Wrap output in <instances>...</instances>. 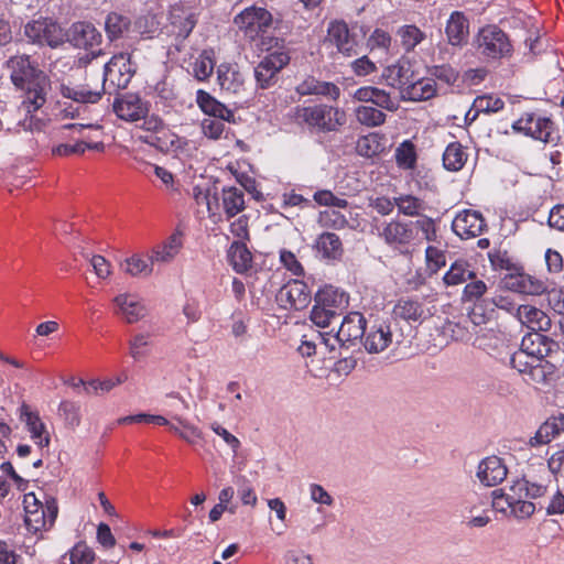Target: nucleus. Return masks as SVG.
I'll use <instances>...</instances> for the list:
<instances>
[{
    "label": "nucleus",
    "instance_id": "dca6fc26",
    "mask_svg": "<svg viewBox=\"0 0 564 564\" xmlns=\"http://www.w3.org/2000/svg\"><path fill=\"white\" fill-rule=\"evenodd\" d=\"M415 72L410 61L405 58L398 59L394 64L383 68L381 79L392 88L399 90L400 95L404 91L411 80L414 79Z\"/></svg>",
    "mask_w": 564,
    "mask_h": 564
},
{
    "label": "nucleus",
    "instance_id": "f257e3e1",
    "mask_svg": "<svg viewBox=\"0 0 564 564\" xmlns=\"http://www.w3.org/2000/svg\"><path fill=\"white\" fill-rule=\"evenodd\" d=\"M13 85L26 91L20 111L24 113V119L19 121V126L24 131H40L44 123L32 115L45 102L46 90L48 87L47 76L43 70L33 65L28 55L12 56L6 64Z\"/></svg>",
    "mask_w": 564,
    "mask_h": 564
},
{
    "label": "nucleus",
    "instance_id": "20e7f679",
    "mask_svg": "<svg viewBox=\"0 0 564 564\" xmlns=\"http://www.w3.org/2000/svg\"><path fill=\"white\" fill-rule=\"evenodd\" d=\"M262 46L270 51L278 47L276 51L265 55L254 67V78L261 89H267L275 84L276 75L290 62V55L284 47L279 46V39L268 37L262 40Z\"/></svg>",
    "mask_w": 564,
    "mask_h": 564
},
{
    "label": "nucleus",
    "instance_id": "7ed1b4c3",
    "mask_svg": "<svg viewBox=\"0 0 564 564\" xmlns=\"http://www.w3.org/2000/svg\"><path fill=\"white\" fill-rule=\"evenodd\" d=\"M293 120L315 132H337L347 121L344 109L327 104L296 106L292 110Z\"/></svg>",
    "mask_w": 564,
    "mask_h": 564
},
{
    "label": "nucleus",
    "instance_id": "6e6552de",
    "mask_svg": "<svg viewBox=\"0 0 564 564\" xmlns=\"http://www.w3.org/2000/svg\"><path fill=\"white\" fill-rule=\"evenodd\" d=\"M487 291V283L479 279L477 272H475V278L469 279L462 292V302L474 304L468 313V318L476 326L485 324L494 312L492 307L486 311L488 307V301L485 300Z\"/></svg>",
    "mask_w": 564,
    "mask_h": 564
},
{
    "label": "nucleus",
    "instance_id": "0e129e2a",
    "mask_svg": "<svg viewBox=\"0 0 564 564\" xmlns=\"http://www.w3.org/2000/svg\"><path fill=\"white\" fill-rule=\"evenodd\" d=\"M174 420H176L183 427V432L180 433V437L182 440L189 444H194L196 443L197 440L202 438V432L198 427L194 426L193 424L188 423L186 420H183L180 416H174Z\"/></svg>",
    "mask_w": 564,
    "mask_h": 564
},
{
    "label": "nucleus",
    "instance_id": "9b49d317",
    "mask_svg": "<svg viewBox=\"0 0 564 564\" xmlns=\"http://www.w3.org/2000/svg\"><path fill=\"white\" fill-rule=\"evenodd\" d=\"M217 83L228 96L243 97L248 91L245 74L236 63H221L217 67Z\"/></svg>",
    "mask_w": 564,
    "mask_h": 564
},
{
    "label": "nucleus",
    "instance_id": "4d7b16f0",
    "mask_svg": "<svg viewBox=\"0 0 564 564\" xmlns=\"http://www.w3.org/2000/svg\"><path fill=\"white\" fill-rule=\"evenodd\" d=\"M59 415L64 417L66 424L74 429L80 423L79 406L70 401H63L58 408Z\"/></svg>",
    "mask_w": 564,
    "mask_h": 564
},
{
    "label": "nucleus",
    "instance_id": "bb28decb",
    "mask_svg": "<svg viewBox=\"0 0 564 564\" xmlns=\"http://www.w3.org/2000/svg\"><path fill=\"white\" fill-rule=\"evenodd\" d=\"M182 246L181 232H173L166 240L151 249L150 260L153 265L170 263L178 254Z\"/></svg>",
    "mask_w": 564,
    "mask_h": 564
},
{
    "label": "nucleus",
    "instance_id": "a878e982",
    "mask_svg": "<svg viewBox=\"0 0 564 564\" xmlns=\"http://www.w3.org/2000/svg\"><path fill=\"white\" fill-rule=\"evenodd\" d=\"M300 96H323L332 100H337L340 97V89L337 85L330 82H323L314 76H307L295 88Z\"/></svg>",
    "mask_w": 564,
    "mask_h": 564
},
{
    "label": "nucleus",
    "instance_id": "c756f323",
    "mask_svg": "<svg viewBox=\"0 0 564 564\" xmlns=\"http://www.w3.org/2000/svg\"><path fill=\"white\" fill-rule=\"evenodd\" d=\"M436 95V85L432 78H420L415 74L414 79L411 80L401 97L410 101H423L433 98Z\"/></svg>",
    "mask_w": 564,
    "mask_h": 564
},
{
    "label": "nucleus",
    "instance_id": "052dcab7",
    "mask_svg": "<svg viewBox=\"0 0 564 564\" xmlns=\"http://www.w3.org/2000/svg\"><path fill=\"white\" fill-rule=\"evenodd\" d=\"M381 145L376 134H369L359 139L357 150L362 156L371 158L381 151Z\"/></svg>",
    "mask_w": 564,
    "mask_h": 564
},
{
    "label": "nucleus",
    "instance_id": "5701e85b",
    "mask_svg": "<svg viewBox=\"0 0 564 564\" xmlns=\"http://www.w3.org/2000/svg\"><path fill=\"white\" fill-rule=\"evenodd\" d=\"M516 317L534 333L547 332L551 328V318L542 310L530 304L518 305Z\"/></svg>",
    "mask_w": 564,
    "mask_h": 564
},
{
    "label": "nucleus",
    "instance_id": "cd10ccee",
    "mask_svg": "<svg viewBox=\"0 0 564 564\" xmlns=\"http://www.w3.org/2000/svg\"><path fill=\"white\" fill-rule=\"evenodd\" d=\"M447 41L453 46H462L467 42L469 34V21L460 11H454L445 25Z\"/></svg>",
    "mask_w": 564,
    "mask_h": 564
},
{
    "label": "nucleus",
    "instance_id": "0eeeda50",
    "mask_svg": "<svg viewBox=\"0 0 564 564\" xmlns=\"http://www.w3.org/2000/svg\"><path fill=\"white\" fill-rule=\"evenodd\" d=\"M512 129L544 143H553L558 139L553 120L539 112H524L513 122Z\"/></svg>",
    "mask_w": 564,
    "mask_h": 564
},
{
    "label": "nucleus",
    "instance_id": "5fc2aeb1",
    "mask_svg": "<svg viewBox=\"0 0 564 564\" xmlns=\"http://www.w3.org/2000/svg\"><path fill=\"white\" fill-rule=\"evenodd\" d=\"M150 345V336L145 334H137L129 341V352L134 360H141L148 355Z\"/></svg>",
    "mask_w": 564,
    "mask_h": 564
},
{
    "label": "nucleus",
    "instance_id": "3c124183",
    "mask_svg": "<svg viewBox=\"0 0 564 564\" xmlns=\"http://www.w3.org/2000/svg\"><path fill=\"white\" fill-rule=\"evenodd\" d=\"M505 107V101L497 96L494 95H482L478 96L474 100V110L471 120H476L480 112L485 113H495L502 110Z\"/></svg>",
    "mask_w": 564,
    "mask_h": 564
},
{
    "label": "nucleus",
    "instance_id": "de8ad7c7",
    "mask_svg": "<svg viewBox=\"0 0 564 564\" xmlns=\"http://www.w3.org/2000/svg\"><path fill=\"white\" fill-rule=\"evenodd\" d=\"M357 121L368 128L380 127L386 122V113L373 106L361 105L355 109Z\"/></svg>",
    "mask_w": 564,
    "mask_h": 564
},
{
    "label": "nucleus",
    "instance_id": "a211bd4d",
    "mask_svg": "<svg viewBox=\"0 0 564 564\" xmlns=\"http://www.w3.org/2000/svg\"><path fill=\"white\" fill-rule=\"evenodd\" d=\"M112 107L118 118L130 122L141 120L149 111L147 104L134 94L118 97Z\"/></svg>",
    "mask_w": 564,
    "mask_h": 564
},
{
    "label": "nucleus",
    "instance_id": "864d4df0",
    "mask_svg": "<svg viewBox=\"0 0 564 564\" xmlns=\"http://www.w3.org/2000/svg\"><path fill=\"white\" fill-rule=\"evenodd\" d=\"M395 161L399 167L413 169L416 162L415 147L411 141L402 142L395 150Z\"/></svg>",
    "mask_w": 564,
    "mask_h": 564
},
{
    "label": "nucleus",
    "instance_id": "b1692460",
    "mask_svg": "<svg viewBox=\"0 0 564 564\" xmlns=\"http://www.w3.org/2000/svg\"><path fill=\"white\" fill-rule=\"evenodd\" d=\"M328 40L336 45L338 52L346 56L357 54V42L345 22L334 21L328 26Z\"/></svg>",
    "mask_w": 564,
    "mask_h": 564
},
{
    "label": "nucleus",
    "instance_id": "2f4dec72",
    "mask_svg": "<svg viewBox=\"0 0 564 564\" xmlns=\"http://www.w3.org/2000/svg\"><path fill=\"white\" fill-rule=\"evenodd\" d=\"M25 519L24 522L28 529L32 532L50 529L45 518L43 506H37V500L34 495L25 496Z\"/></svg>",
    "mask_w": 564,
    "mask_h": 564
},
{
    "label": "nucleus",
    "instance_id": "4be33fe9",
    "mask_svg": "<svg viewBox=\"0 0 564 564\" xmlns=\"http://www.w3.org/2000/svg\"><path fill=\"white\" fill-rule=\"evenodd\" d=\"M508 474V469L498 456H488L484 458L477 468V478L487 487H494L502 482Z\"/></svg>",
    "mask_w": 564,
    "mask_h": 564
},
{
    "label": "nucleus",
    "instance_id": "c9c22d12",
    "mask_svg": "<svg viewBox=\"0 0 564 564\" xmlns=\"http://www.w3.org/2000/svg\"><path fill=\"white\" fill-rule=\"evenodd\" d=\"M93 137L83 135V139L74 144H58L52 149V153L58 156L82 155L87 149L95 151H104L105 144L102 141H93Z\"/></svg>",
    "mask_w": 564,
    "mask_h": 564
},
{
    "label": "nucleus",
    "instance_id": "6e6d98bb",
    "mask_svg": "<svg viewBox=\"0 0 564 564\" xmlns=\"http://www.w3.org/2000/svg\"><path fill=\"white\" fill-rule=\"evenodd\" d=\"M225 119L206 117L200 122V129L205 137L217 140L221 137L225 130Z\"/></svg>",
    "mask_w": 564,
    "mask_h": 564
},
{
    "label": "nucleus",
    "instance_id": "1a4fd4ad",
    "mask_svg": "<svg viewBox=\"0 0 564 564\" xmlns=\"http://www.w3.org/2000/svg\"><path fill=\"white\" fill-rule=\"evenodd\" d=\"M24 36L32 44L56 48L66 41L63 28L51 19H39L24 25Z\"/></svg>",
    "mask_w": 564,
    "mask_h": 564
},
{
    "label": "nucleus",
    "instance_id": "473e14b6",
    "mask_svg": "<svg viewBox=\"0 0 564 564\" xmlns=\"http://www.w3.org/2000/svg\"><path fill=\"white\" fill-rule=\"evenodd\" d=\"M475 268L468 261L459 259L453 262L443 276V283L449 286L466 284L469 279L475 278Z\"/></svg>",
    "mask_w": 564,
    "mask_h": 564
},
{
    "label": "nucleus",
    "instance_id": "a19ab883",
    "mask_svg": "<svg viewBox=\"0 0 564 564\" xmlns=\"http://www.w3.org/2000/svg\"><path fill=\"white\" fill-rule=\"evenodd\" d=\"M380 236L389 245H405L413 239V231L405 224L390 221L383 227Z\"/></svg>",
    "mask_w": 564,
    "mask_h": 564
},
{
    "label": "nucleus",
    "instance_id": "f3484780",
    "mask_svg": "<svg viewBox=\"0 0 564 564\" xmlns=\"http://www.w3.org/2000/svg\"><path fill=\"white\" fill-rule=\"evenodd\" d=\"M66 40L75 47L88 50L100 45L102 35L94 24L79 21L70 25Z\"/></svg>",
    "mask_w": 564,
    "mask_h": 564
},
{
    "label": "nucleus",
    "instance_id": "09e8293b",
    "mask_svg": "<svg viewBox=\"0 0 564 564\" xmlns=\"http://www.w3.org/2000/svg\"><path fill=\"white\" fill-rule=\"evenodd\" d=\"M215 67L213 50H204L193 63V75L197 80H206L210 77Z\"/></svg>",
    "mask_w": 564,
    "mask_h": 564
},
{
    "label": "nucleus",
    "instance_id": "338daca9",
    "mask_svg": "<svg viewBox=\"0 0 564 564\" xmlns=\"http://www.w3.org/2000/svg\"><path fill=\"white\" fill-rule=\"evenodd\" d=\"M489 260L495 270H507L510 271L514 268V264L507 251H494L489 253Z\"/></svg>",
    "mask_w": 564,
    "mask_h": 564
},
{
    "label": "nucleus",
    "instance_id": "6ab92c4d",
    "mask_svg": "<svg viewBox=\"0 0 564 564\" xmlns=\"http://www.w3.org/2000/svg\"><path fill=\"white\" fill-rule=\"evenodd\" d=\"M113 303L117 306L116 314L129 324L139 322L148 314L144 302L133 294H119L113 299Z\"/></svg>",
    "mask_w": 564,
    "mask_h": 564
},
{
    "label": "nucleus",
    "instance_id": "39448f33",
    "mask_svg": "<svg viewBox=\"0 0 564 564\" xmlns=\"http://www.w3.org/2000/svg\"><path fill=\"white\" fill-rule=\"evenodd\" d=\"M510 365L533 387H546L555 378L556 367L546 359L529 357L523 352H514Z\"/></svg>",
    "mask_w": 564,
    "mask_h": 564
},
{
    "label": "nucleus",
    "instance_id": "423d86ee",
    "mask_svg": "<svg viewBox=\"0 0 564 564\" xmlns=\"http://www.w3.org/2000/svg\"><path fill=\"white\" fill-rule=\"evenodd\" d=\"M474 44L477 54L486 59L509 58L513 53V45L508 34L496 25L480 29Z\"/></svg>",
    "mask_w": 564,
    "mask_h": 564
},
{
    "label": "nucleus",
    "instance_id": "774afa93",
    "mask_svg": "<svg viewBox=\"0 0 564 564\" xmlns=\"http://www.w3.org/2000/svg\"><path fill=\"white\" fill-rule=\"evenodd\" d=\"M510 514L518 519L530 518L535 511V505L524 499L510 503Z\"/></svg>",
    "mask_w": 564,
    "mask_h": 564
},
{
    "label": "nucleus",
    "instance_id": "58836bf2",
    "mask_svg": "<svg viewBox=\"0 0 564 564\" xmlns=\"http://www.w3.org/2000/svg\"><path fill=\"white\" fill-rule=\"evenodd\" d=\"M393 315L406 322H421L425 318V310L417 300L400 299L393 307Z\"/></svg>",
    "mask_w": 564,
    "mask_h": 564
},
{
    "label": "nucleus",
    "instance_id": "37998d69",
    "mask_svg": "<svg viewBox=\"0 0 564 564\" xmlns=\"http://www.w3.org/2000/svg\"><path fill=\"white\" fill-rule=\"evenodd\" d=\"M229 261L237 273L247 272L252 264V254L242 242H234L228 251Z\"/></svg>",
    "mask_w": 564,
    "mask_h": 564
},
{
    "label": "nucleus",
    "instance_id": "ddd939ff",
    "mask_svg": "<svg viewBox=\"0 0 564 564\" xmlns=\"http://www.w3.org/2000/svg\"><path fill=\"white\" fill-rule=\"evenodd\" d=\"M452 229L462 239H471L479 237L487 229V224L479 212L465 209L455 216Z\"/></svg>",
    "mask_w": 564,
    "mask_h": 564
},
{
    "label": "nucleus",
    "instance_id": "a18cd8bd",
    "mask_svg": "<svg viewBox=\"0 0 564 564\" xmlns=\"http://www.w3.org/2000/svg\"><path fill=\"white\" fill-rule=\"evenodd\" d=\"M397 35L400 39L402 48L406 53L413 52L426 37V34L414 24L400 26L397 31Z\"/></svg>",
    "mask_w": 564,
    "mask_h": 564
},
{
    "label": "nucleus",
    "instance_id": "e433bc0d",
    "mask_svg": "<svg viewBox=\"0 0 564 564\" xmlns=\"http://www.w3.org/2000/svg\"><path fill=\"white\" fill-rule=\"evenodd\" d=\"M197 105L207 115V117L220 118L230 121L234 113L224 104L215 99L210 94L198 90L196 97Z\"/></svg>",
    "mask_w": 564,
    "mask_h": 564
},
{
    "label": "nucleus",
    "instance_id": "4468645a",
    "mask_svg": "<svg viewBox=\"0 0 564 564\" xmlns=\"http://www.w3.org/2000/svg\"><path fill=\"white\" fill-rule=\"evenodd\" d=\"M19 410L20 419L25 424L26 431L34 444H36L41 449L48 448L51 444V435L40 414L32 411L25 403H23Z\"/></svg>",
    "mask_w": 564,
    "mask_h": 564
},
{
    "label": "nucleus",
    "instance_id": "9d476101",
    "mask_svg": "<svg viewBox=\"0 0 564 564\" xmlns=\"http://www.w3.org/2000/svg\"><path fill=\"white\" fill-rule=\"evenodd\" d=\"M273 18L270 11L262 7L251 6L238 13L234 23L245 37L253 41L265 33L272 25Z\"/></svg>",
    "mask_w": 564,
    "mask_h": 564
},
{
    "label": "nucleus",
    "instance_id": "69168bd1",
    "mask_svg": "<svg viewBox=\"0 0 564 564\" xmlns=\"http://www.w3.org/2000/svg\"><path fill=\"white\" fill-rule=\"evenodd\" d=\"M280 261L284 265V268L289 270L292 274L302 275L304 273L302 264L296 259L293 252L289 250H281Z\"/></svg>",
    "mask_w": 564,
    "mask_h": 564
},
{
    "label": "nucleus",
    "instance_id": "412c9836",
    "mask_svg": "<svg viewBox=\"0 0 564 564\" xmlns=\"http://www.w3.org/2000/svg\"><path fill=\"white\" fill-rule=\"evenodd\" d=\"M366 319L359 312H350L347 314L338 332L335 335V340L345 344H352L366 335Z\"/></svg>",
    "mask_w": 564,
    "mask_h": 564
},
{
    "label": "nucleus",
    "instance_id": "8fccbe9b",
    "mask_svg": "<svg viewBox=\"0 0 564 564\" xmlns=\"http://www.w3.org/2000/svg\"><path fill=\"white\" fill-rule=\"evenodd\" d=\"M94 560V551L85 543L79 542L61 557L59 564H91Z\"/></svg>",
    "mask_w": 564,
    "mask_h": 564
},
{
    "label": "nucleus",
    "instance_id": "f03ea898",
    "mask_svg": "<svg viewBox=\"0 0 564 564\" xmlns=\"http://www.w3.org/2000/svg\"><path fill=\"white\" fill-rule=\"evenodd\" d=\"M134 73L135 65L131 62V54L121 52L113 55L105 65L102 85L99 89L90 87L89 84L84 86L62 85L61 94L63 97L77 102L95 104L106 91L111 93V90L116 91L127 88Z\"/></svg>",
    "mask_w": 564,
    "mask_h": 564
},
{
    "label": "nucleus",
    "instance_id": "680f3d73",
    "mask_svg": "<svg viewBox=\"0 0 564 564\" xmlns=\"http://www.w3.org/2000/svg\"><path fill=\"white\" fill-rule=\"evenodd\" d=\"M425 257L427 265L433 272H437L446 264L445 252L436 247L429 246L425 250Z\"/></svg>",
    "mask_w": 564,
    "mask_h": 564
},
{
    "label": "nucleus",
    "instance_id": "603ef678",
    "mask_svg": "<svg viewBox=\"0 0 564 564\" xmlns=\"http://www.w3.org/2000/svg\"><path fill=\"white\" fill-rule=\"evenodd\" d=\"M399 212L405 216H419L425 209V203L412 195H401L394 198Z\"/></svg>",
    "mask_w": 564,
    "mask_h": 564
},
{
    "label": "nucleus",
    "instance_id": "2eb2a0df",
    "mask_svg": "<svg viewBox=\"0 0 564 564\" xmlns=\"http://www.w3.org/2000/svg\"><path fill=\"white\" fill-rule=\"evenodd\" d=\"M352 98L356 101L371 104L381 110L390 112H395L400 107L398 98L393 97L389 91L375 86L358 88L354 93Z\"/></svg>",
    "mask_w": 564,
    "mask_h": 564
},
{
    "label": "nucleus",
    "instance_id": "72a5a7b5",
    "mask_svg": "<svg viewBox=\"0 0 564 564\" xmlns=\"http://www.w3.org/2000/svg\"><path fill=\"white\" fill-rule=\"evenodd\" d=\"M317 253L326 260H337L343 256L344 249L340 238L334 232H323L315 241Z\"/></svg>",
    "mask_w": 564,
    "mask_h": 564
},
{
    "label": "nucleus",
    "instance_id": "7c9ffc66",
    "mask_svg": "<svg viewBox=\"0 0 564 564\" xmlns=\"http://www.w3.org/2000/svg\"><path fill=\"white\" fill-rule=\"evenodd\" d=\"M315 302L319 303L325 308L335 311V314L339 316L348 306V296L345 292L329 285L316 293Z\"/></svg>",
    "mask_w": 564,
    "mask_h": 564
},
{
    "label": "nucleus",
    "instance_id": "13d9d810",
    "mask_svg": "<svg viewBox=\"0 0 564 564\" xmlns=\"http://www.w3.org/2000/svg\"><path fill=\"white\" fill-rule=\"evenodd\" d=\"M337 317L338 316L335 314V311L325 308L324 306L316 302L311 312V321L319 327L329 326L332 321L336 319Z\"/></svg>",
    "mask_w": 564,
    "mask_h": 564
},
{
    "label": "nucleus",
    "instance_id": "79ce46f5",
    "mask_svg": "<svg viewBox=\"0 0 564 564\" xmlns=\"http://www.w3.org/2000/svg\"><path fill=\"white\" fill-rule=\"evenodd\" d=\"M120 268L124 273L133 278H148L152 274L154 265L150 257L144 259L135 253L122 261Z\"/></svg>",
    "mask_w": 564,
    "mask_h": 564
},
{
    "label": "nucleus",
    "instance_id": "f704fd0d",
    "mask_svg": "<svg viewBox=\"0 0 564 564\" xmlns=\"http://www.w3.org/2000/svg\"><path fill=\"white\" fill-rule=\"evenodd\" d=\"M552 341L541 333H533L524 337L521 344V349L518 352H523L529 357L545 359L551 352Z\"/></svg>",
    "mask_w": 564,
    "mask_h": 564
},
{
    "label": "nucleus",
    "instance_id": "ea45409f",
    "mask_svg": "<svg viewBox=\"0 0 564 564\" xmlns=\"http://www.w3.org/2000/svg\"><path fill=\"white\" fill-rule=\"evenodd\" d=\"M131 29V19L123 13L110 12L105 19V32L109 41L123 37Z\"/></svg>",
    "mask_w": 564,
    "mask_h": 564
},
{
    "label": "nucleus",
    "instance_id": "393cba45",
    "mask_svg": "<svg viewBox=\"0 0 564 564\" xmlns=\"http://www.w3.org/2000/svg\"><path fill=\"white\" fill-rule=\"evenodd\" d=\"M562 432H564V413H558L547 417L538 429L535 434L530 437L529 445L538 447L551 443Z\"/></svg>",
    "mask_w": 564,
    "mask_h": 564
},
{
    "label": "nucleus",
    "instance_id": "4c0bfd02",
    "mask_svg": "<svg viewBox=\"0 0 564 564\" xmlns=\"http://www.w3.org/2000/svg\"><path fill=\"white\" fill-rule=\"evenodd\" d=\"M506 286L522 294H540L543 291V284L532 276L523 273L510 274L505 278Z\"/></svg>",
    "mask_w": 564,
    "mask_h": 564
},
{
    "label": "nucleus",
    "instance_id": "bf43d9fd",
    "mask_svg": "<svg viewBox=\"0 0 564 564\" xmlns=\"http://www.w3.org/2000/svg\"><path fill=\"white\" fill-rule=\"evenodd\" d=\"M314 200L321 206L346 208L348 202L345 198L338 197L330 191L322 189L314 194Z\"/></svg>",
    "mask_w": 564,
    "mask_h": 564
},
{
    "label": "nucleus",
    "instance_id": "f8f14e48",
    "mask_svg": "<svg viewBox=\"0 0 564 564\" xmlns=\"http://www.w3.org/2000/svg\"><path fill=\"white\" fill-rule=\"evenodd\" d=\"M276 300L285 310L300 311L310 304L311 291L303 281L293 280L280 289Z\"/></svg>",
    "mask_w": 564,
    "mask_h": 564
},
{
    "label": "nucleus",
    "instance_id": "e2e57ef3",
    "mask_svg": "<svg viewBox=\"0 0 564 564\" xmlns=\"http://www.w3.org/2000/svg\"><path fill=\"white\" fill-rule=\"evenodd\" d=\"M321 221L325 227H332L334 229L340 230L347 227L348 220L347 218L338 212L327 210L321 213Z\"/></svg>",
    "mask_w": 564,
    "mask_h": 564
},
{
    "label": "nucleus",
    "instance_id": "c85d7f7f",
    "mask_svg": "<svg viewBox=\"0 0 564 564\" xmlns=\"http://www.w3.org/2000/svg\"><path fill=\"white\" fill-rule=\"evenodd\" d=\"M392 343V332L389 325L380 323L371 326L365 335L364 346L370 354L381 352Z\"/></svg>",
    "mask_w": 564,
    "mask_h": 564
},
{
    "label": "nucleus",
    "instance_id": "c03bdc74",
    "mask_svg": "<svg viewBox=\"0 0 564 564\" xmlns=\"http://www.w3.org/2000/svg\"><path fill=\"white\" fill-rule=\"evenodd\" d=\"M467 158L468 154L463 145L459 142H452L443 153V165L448 171L457 172L464 167Z\"/></svg>",
    "mask_w": 564,
    "mask_h": 564
},
{
    "label": "nucleus",
    "instance_id": "aec40b11",
    "mask_svg": "<svg viewBox=\"0 0 564 564\" xmlns=\"http://www.w3.org/2000/svg\"><path fill=\"white\" fill-rule=\"evenodd\" d=\"M172 32L178 39H186L197 23V15L192 8L176 3L170 10Z\"/></svg>",
    "mask_w": 564,
    "mask_h": 564
},
{
    "label": "nucleus",
    "instance_id": "49530a36",
    "mask_svg": "<svg viewBox=\"0 0 564 564\" xmlns=\"http://www.w3.org/2000/svg\"><path fill=\"white\" fill-rule=\"evenodd\" d=\"M221 198L227 218H232L245 209V193L237 187L224 188Z\"/></svg>",
    "mask_w": 564,
    "mask_h": 564
}]
</instances>
